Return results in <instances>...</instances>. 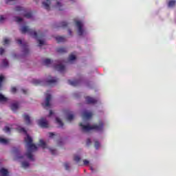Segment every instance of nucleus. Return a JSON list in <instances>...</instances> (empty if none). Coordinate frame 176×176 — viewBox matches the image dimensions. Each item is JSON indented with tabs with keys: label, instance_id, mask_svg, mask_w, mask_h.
I'll list each match as a JSON object with an SVG mask.
<instances>
[{
	"label": "nucleus",
	"instance_id": "nucleus-1",
	"mask_svg": "<svg viewBox=\"0 0 176 176\" xmlns=\"http://www.w3.org/2000/svg\"><path fill=\"white\" fill-rule=\"evenodd\" d=\"M20 131H22L27 135V137L25 138V142L26 143L28 150L25 155L27 156L28 159H30V160H34V155H32V152H34V151H38V147L35 144H32V138L30 137L28 133H27L25 129L21 128Z\"/></svg>",
	"mask_w": 176,
	"mask_h": 176
},
{
	"label": "nucleus",
	"instance_id": "nucleus-2",
	"mask_svg": "<svg viewBox=\"0 0 176 176\" xmlns=\"http://www.w3.org/2000/svg\"><path fill=\"white\" fill-rule=\"evenodd\" d=\"M80 126L82 127V131H84V133H87V131H90L91 130H95V131H102V130H104V122H102V121H100L98 124H94V125H84L80 122Z\"/></svg>",
	"mask_w": 176,
	"mask_h": 176
},
{
	"label": "nucleus",
	"instance_id": "nucleus-3",
	"mask_svg": "<svg viewBox=\"0 0 176 176\" xmlns=\"http://www.w3.org/2000/svg\"><path fill=\"white\" fill-rule=\"evenodd\" d=\"M20 31L21 34H26L27 32L29 35L34 37L35 39H38V33L35 30L30 29L28 26H23L22 28L20 29Z\"/></svg>",
	"mask_w": 176,
	"mask_h": 176
},
{
	"label": "nucleus",
	"instance_id": "nucleus-4",
	"mask_svg": "<svg viewBox=\"0 0 176 176\" xmlns=\"http://www.w3.org/2000/svg\"><path fill=\"white\" fill-rule=\"evenodd\" d=\"M38 124L43 129H47L49 127V122L44 118L38 120Z\"/></svg>",
	"mask_w": 176,
	"mask_h": 176
},
{
	"label": "nucleus",
	"instance_id": "nucleus-5",
	"mask_svg": "<svg viewBox=\"0 0 176 176\" xmlns=\"http://www.w3.org/2000/svg\"><path fill=\"white\" fill-rule=\"evenodd\" d=\"M76 25L78 28V35L80 36H82V35H83V33L85 32V30H83V24L82 23V22L77 21L76 22Z\"/></svg>",
	"mask_w": 176,
	"mask_h": 176
},
{
	"label": "nucleus",
	"instance_id": "nucleus-6",
	"mask_svg": "<svg viewBox=\"0 0 176 176\" xmlns=\"http://www.w3.org/2000/svg\"><path fill=\"white\" fill-rule=\"evenodd\" d=\"M85 101H86L87 104H97V102L98 100H97V99L94 98L92 97L86 96L85 97Z\"/></svg>",
	"mask_w": 176,
	"mask_h": 176
},
{
	"label": "nucleus",
	"instance_id": "nucleus-7",
	"mask_svg": "<svg viewBox=\"0 0 176 176\" xmlns=\"http://www.w3.org/2000/svg\"><path fill=\"white\" fill-rule=\"evenodd\" d=\"M50 100H52V95L51 94H47L46 98H45V104H42L43 107H50Z\"/></svg>",
	"mask_w": 176,
	"mask_h": 176
},
{
	"label": "nucleus",
	"instance_id": "nucleus-8",
	"mask_svg": "<svg viewBox=\"0 0 176 176\" xmlns=\"http://www.w3.org/2000/svg\"><path fill=\"white\" fill-rule=\"evenodd\" d=\"M68 83L70 85V86H73L74 87H76V86H79L80 85V80H68Z\"/></svg>",
	"mask_w": 176,
	"mask_h": 176
},
{
	"label": "nucleus",
	"instance_id": "nucleus-9",
	"mask_svg": "<svg viewBox=\"0 0 176 176\" xmlns=\"http://www.w3.org/2000/svg\"><path fill=\"white\" fill-rule=\"evenodd\" d=\"M23 119L28 126H30L32 124V122H31V118L28 114H23Z\"/></svg>",
	"mask_w": 176,
	"mask_h": 176
},
{
	"label": "nucleus",
	"instance_id": "nucleus-10",
	"mask_svg": "<svg viewBox=\"0 0 176 176\" xmlns=\"http://www.w3.org/2000/svg\"><path fill=\"white\" fill-rule=\"evenodd\" d=\"M43 6L46 9V10H50V4L52 3V0H46V1H43Z\"/></svg>",
	"mask_w": 176,
	"mask_h": 176
},
{
	"label": "nucleus",
	"instance_id": "nucleus-11",
	"mask_svg": "<svg viewBox=\"0 0 176 176\" xmlns=\"http://www.w3.org/2000/svg\"><path fill=\"white\" fill-rule=\"evenodd\" d=\"M54 68L56 69V71H58L59 72H64L65 71V66L61 64L55 65Z\"/></svg>",
	"mask_w": 176,
	"mask_h": 176
},
{
	"label": "nucleus",
	"instance_id": "nucleus-12",
	"mask_svg": "<svg viewBox=\"0 0 176 176\" xmlns=\"http://www.w3.org/2000/svg\"><path fill=\"white\" fill-rule=\"evenodd\" d=\"M13 152H14V153H15V155L16 156V159H23V157L20 156V150L19 149V148L14 147Z\"/></svg>",
	"mask_w": 176,
	"mask_h": 176
},
{
	"label": "nucleus",
	"instance_id": "nucleus-13",
	"mask_svg": "<svg viewBox=\"0 0 176 176\" xmlns=\"http://www.w3.org/2000/svg\"><path fill=\"white\" fill-rule=\"evenodd\" d=\"M22 47L24 54H28L30 50L28 49V45L27 44V43H23L22 44Z\"/></svg>",
	"mask_w": 176,
	"mask_h": 176
},
{
	"label": "nucleus",
	"instance_id": "nucleus-14",
	"mask_svg": "<svg viewBox=\"0 0 176 176\" xmlns=\"http://www.w3.org/2000/svg\"><path fill=\"white\" fill-rule=\"evenodd\" d=\"M57 82H58V78H54L53 77H52L51 79L47 80V85H56V83Z\"/></svg>",
	"mask_w": 176,
	"mask_h": 176
},
{
	"label": "nucleus",
	"instance_id": "nucleus-15",
	"mask_svg": "<svg viewBox=\"0 0 176 176\" xmlns=\"http://www.w3.org/2000/svg\"><path fill=\"white\" fill-rule=\"evenodd\" d=\"M0 174L2 176H8L9 175V171H8V169H5L4 168H2L0 169Z\"/></svg>",
	"mask_w": 176,
	"mask_h": 176
},
{
	"label": "nucleus",
	"instance_id": "nucleus-16",
	"mask_svg": "<svg viewBox=\"0 0 176 176\" xmlns=\"http://www.w3.org/2000/svg\"><path fill=\"white\" fill-rule=\"evenodd\" d=\"M57 53L63 54V53H67V48L64 47H60L56 48Z\"/></svg>",
	"mask_w": 176,
	"mask_h": 176
},
{
	"label": "nucleus",
	"instance_id": "nucleus-17",
	"mask_svg": "<svg viewBox=\"0 0 176 176\" xmlns=\"http://www.w3.org/2000/svg\"><path fill=\"white\" fill-rule=\"evenodd\" d=\"M10 108L12 111H17V109H19V102L12 103Z\"/></svg>",
	"mask_w": 176,
	"mask_h": 176
},
{
	"label": "nucleus",
	"instance_id": "nucleus-18",
	"mask_svg": "<svg viewBox=\"0 0 176 176\" xmlns=\"http://www.w3.org/2000/svg\"><path fill=\"white\" fill-rule=\"evenodd\" d=\"M56 41L58 42V43H61V42H65V37L64 36H56Z\"/></svg>",
	"mask_w": 176,
	"mask_h": 176
},
{
	"label": "nucleus",
	"instance_id": "nucleus-19",
	"mask_svg": "<svg viewBox=\"0 0 176 176\" xmlns=\"http://www.w3.org/2000/svg\"><path fill=\"white\" fill-rule=\"evenodd\" d=\"M38 146H41V148H43V149L46 148H47L46 142H45V141H43V140L41 139L39 140Z\"/></svg>",
	"mask_w": 176,
	"mask_h": 176
},
{
	"label": "nucleus",
	"instance_id": "nucleus-20",
	"mask_svg": "<svg viewBox=\"0 0 176 176\" xmlns=\"http://www.w3.org/2000/svg\"><path fill=\"white\" fill-rule=\"evenodd\" d=\"M82 118L84 119H90L91 118V113L84 112L82 113Z\"/></svg>",
	"mask_w": 176,
	"mask_h": 176
},
{
	"label": "nucleus",
	"instance_id": "nucleus-21",
	"mask_svg": "<svg viewBox=\"0 0 176 176\" xmlns=\"http://www.w3.org/2000/svg\"><path fill=\"white\" fill-rule=\"evenodd\" d=\"M176 5V1L175 0H170L168 2V8H174Z\"/></svg>",
	"mask_w": 176,
	"mask_h": 176
},
{
	"label": "nucleus",
	"instance_id": "nucleus-22",
	"mask_svg": "<svg viewBox=\"0 0 176 176\" xmlns=\"http://www.w3.org/2000/svg\"><path fill=\"white\" fill-rule=\"evenodd\" d=\"M43 63L46 65V67H50V65H52V60L49 58H47L44 60Z\"/></svg>",
	"mask_w": 176,
	"mask_h": 176
},
{
	"label": "nucleus",
	"instance_id": "nucleus-23",
	"mask_svg": "<svg viewBox=\"0 0 176 176\" xmlns=\"http://www.w3.org/2000/svg\"><path fill=\"white\" fill-rule=\"evenodd\" d=\"M43 81L41 80H32V83L33 85H34L35 86H38L39 85H42V82Z\"/></svg>",
	"mask_w": 176,
	"mask_h": 176
},
{
	"label": "nucleus",
	"instance_id": "nucleus-24",
	"mask_svg": "<svg viewBox=\"0 0 176 176\" xmlns=\"http://www.w3.org/2000/svg\"><path fill=\"white\" fill-rule=\"evenodd\" d=\"M6 101H8V98L0 94V102H6Z\"/></svg>",
	"mask_w": 176,
	"mask_h": 176
},
{
	"label": "nucleus",
	"instance_id": "nucleus-25",
	"mask_svg": "<svg viewBox=\"0 0 176 176\" xmlns=\"http://www.w3.org/2000/svg\"><path fill=\"white\" fill-rule=\"evenodd\" d=\"M56 122L57 124H58L59 127H63V126H64V123H63V121H61V120L60 118H56Z\"/></svg>",
	"mask_w": 176,
	"mask_h": 176
},
{
	"label": "nucleus",
	"instance_id": "nucleus-26",
	"mask_svg": "<svg viewBox=\"0 0 176 176\" xmlns=\"http://www.w3.org/2000/svg\"><path fill=\"white\" fill-rule=\"evenodd\" d=\"M0 144H3L4 145H6L9 144V140L5 138H0Z\"/></svg>",
	"mask_w": 176,
	"mask_h": 176
},
{
	"label": "nucleus",
	"instance_id": "nucleus-27",
	"mask_svg": "<svg viewBox=\"0 0 176 176\" xmlns=\"http://www.w3.org/2000/svg\"><path fill=\"white\" fill-rule=\"evenodd\" d=\"M24 17H26V19H31L32 17V13L31 12H26L23 14Z\"/></svg>",
	"mask_w": 176,
	"mask_h": 176
},
{
	"label": "nucleus",
	"instance_id": "nucleus-28",
	"mask_svg": "<svg viewBox=\"0 0 176 176\" xmlns=\"http://www.w3.org/2000/svg\"><path fill=\"white\" fill-rule=\"evenodd\" d=\"M37 42L38 43V47H41V46H43L45 45V41L43 40L38 39L37 38Z\"/></svg>",
	"mask_w": 176,
	"mask_h": 176
},
{
	"label": "nucleus",
	"instance_id": "nucleus-29",
	"mask_svg": "<svg viewBox=\"0 0 176 176\" xmlns=\"http://www.w3.org/2000/svg\"><path fill=\"white\" fill-rule=\"evenodd\" d=\"M22 167L23 168H27V167H30V163H28V162H22Z\"/></svg>",
	"mask_w": 176,
	"mask_h": 176
},
{
	"label": "nucleus",
	"instance_id": "nucleus-30",
	"mask_svg": "<svg viewBox=\"0 0 176 176\" xmlns=\"http://www.w3.org/2000/svg\"><path fill=\"white\" fill-rule=\"evenodd\" d=\"M59 27H62V28H66V27H68V23L63 21L60 23Z\"/></svg>",
	"mask_w": 176,
	"mask_h": 176
},
{
	"label": "nucleus",
	"instance_id": "nucleus-31",
	"mask_svg": "<svg viewBox=\"0 0 176 176\" xmlns=\"http://www.w3.org/2000/svg\"><path fill=\"white\" fill-rule=\"evenodd\" d=\"M74 60H76V56L74 54H71L69 56V61H74Z\"/></svg>",
	"mask_w": 176,
	"mask_h": 176
},
{
	"label": "nucleus",
	"instance_id": "nucleus-32",
	"mask_svg": "<svg viewBox=\"0 0 176 176\" xmlns=\"http://www.w3.org/2000/svg\"><path fill=\"white\" fill-rule=\"evenodd\" d=\"M15 10L16 12H24V8L23 7H21V6H16V8H15Z\"/></svg>",
	"mask_w": 176,
	"mask_h": 176
},
{
	"label": "nucleus",
	"instance_id": "nucleus-33",
	"mask_svg": "<svg viewBox=\"0 0 176 176\" xmlns=\"http://www.w3.org/2000/svg\"><path fill=\"white\" fill-rule=\"evenodd\" d=\"M3 67H9V62L6 59H3L2 61Z\"/></svg>",
	"mask_w": 176,
	"mask_h": 176
},
{
	"label": "nucleus",
	"instance_id": "nucleus-34",
	"mask_svg": "<svg viewBox=\"0 0 176 176\" xmlns=\"http://www.w3.org/2000/svg\"><path fill=\"white\" fill-rule=\"evenodd\" d=\"M14 21H16V23H21V21H23V18L15 16Z\"/></svg>",
	"mask_w": 176,
	"mask_h": 176
},
{
	"label": "nucleus",
	"instance_id": "nucleus-35",
	"mask_svg": "<svg viewBox=\"0 0 176 176\" xmlns=\"http://www.w3.org/2000/svg\"><path fill=\"white\" fill-rule=\"evenodd\" d=\"M67 120L69 122H71L72 120H74V115L73 114H69L67 118Z\"/></svg>",
	"mask_w": 176,
	"mask_h": 176
},
{
	"label": "nucleus",
	"instance_id": "nucleus-36",
	"mask_svg": "<svg viewBox=\"0 0 176 176\" xmlns=\"http://www.w3.org/2000/svg\"><path fill=\"white\" fill-rule=\"evenodd\" d=\"M74 160V162H76V163H79V162H80V157H79V155H75Z\"/></svg>",
	"mask_w": 176,
	"mask_h": 176
},
{
	"label": "nucleus",
	"instance_id": "nucleus-37",
	"mask_svg": "<svg viewBox=\"0 0 176 176\" xmlns=\"http://www.w3.org/2000/svg\"><path fill=\"white\" fill-rule=\"evenodd\" d=\"M100 146V142L98 141H95L94 147L96 149H99Z\"/></svg>",
	"mask_w": 176,
	"mask_h": 176
},
{
	"label": "nucleus",
	"instance_id": "nucleus-38",
	"mask_svg": "<svg viewBox=\"0 0 176 176\" xmlns=\"http://www.w3.org/2000/svg\"><path fill=\"white\" fill-rule=\"evenodd\" d=\"M5 77H3V76H0V89L2 87V83Z\"/></svg>",
	"mask_w": 176,
	"mask_h": 176
},
{
	"label": "nucleus",
	"instance_id": "nucleus-39",
	"mask_svg": "<svg viewBox=\"0 0 176 176\" xmlns=\"http://www.w3.org/2000/svg\"><path fill=\"white\" fill-rule=\"evenodd\" d=\"M3 131H5V133H10V128H9V126H6L3 129Z\"/></svg>",
	"mask_w": 176,
	"mask_h": 176
},
{
	"label": "nucleus",
	"instance_id": "nucleus-40",
	"mask_svg": "<svg viewBox=\"0 0 176 176\" xmlns=\"http://www.w3.org/2000/svg\"><path fill=\"white\" fill-rule=\"evenodd\" d=\"M50 151L52 153V155H56V153H57V151L52 148H50Z\"/></svg>",
	"mask_w": 176,
	"mask_h": 176
},
{
	"label": "nucleus",
	"instance_id": "nucleus-41",
	"mask_svg": "<svg viewBox=\"0 0 176 176\" xmlns=\"http://www.w3.org/2000/svg\"><path fill=\"white\" fill-rule=\"evenodd\" d=\"M65 170H69V163H65Z\"/></svg>",
	"mask_w": 176,
	"mask_h": 176
},
{
	"label": "nucleus",
	"instance_id": "nucleus-42",
	"mask_svg": "<svg viewBox=\"0 0 176 176\" xmlns=\"http://www.w3.org/2000/svg\"><path fill=\"white\" fill-rule=\"evenodd\" d=\"M10 41L8 38H5L3 41V45H8Z\"/></svg>",
	"mask_w": 176,
	"mask_h": 176
},
{
	"label": "nucleus",
	"instance_id": "nucleus-43",
	"mask_svg": "<svg viewBox=\"0 0 176 176\" xmlns=\"http://www.w3.org/2000/svg\"><path fill=\"white\" fill-rule=\"evenodd\" d=\"M11 91L12 93H16V91H17V89L16 88V87H12Z\"/></svg>",
	"mask_w": 176,
	"mask_h": 176
},
{
	"label": "nucleus",
	"instance_id": "nucleus-44",
	"mask_svg": "<svg viewBox=\"0 0 176 176\" xmlns=\"http://www.w3.org/2000/svg\"><path fill=\"white\" fill-rule=\"evenodd\" d=\"M5 53V50L3 49L2 47H0V56H2Z\"/></svg>",
	"mask_w": 176,
	"mask_h": 176
},
{
	"label": "nucleus",
	"instance_id": "nucleus-45",
	"mask_svg": "<svg viewBox=\"0 0 176 176\" xmlns=\"http://www.w3.org/2000/svg\"><path fill=\"white\" fill-rule=\"evenodd\" d=\"M16 43L18 45H23V41H21V39L16 40Z\"/></svg>",
	"mask_w": 176,
	"mask_h": 176
},
{
	"label": "nucleus",
	"instance_id": "nucleus-46",
	"mask_svg": "<svg viewBox=\"0 0 176 176\" xmlns=\"http://www.w3.org/2000/svg\"><path fill=\"white\" fill-rule=\"evenodd\" d=\"M84 166H87L89 164V162L87 160H83Z\"/></svg>",
	"mask_w": 176,
	"mask_h": 176
},
{
	"label": "nucleus",
	"instance_id": "nucleus-47",
	"mask_svg": "<svg viewBox=\"0 0 176 176\" xmlns=\"http://www.w3.org/2000/svg\"><path fill=\"white\" fill-rule=\"evenodd\" d=\"M91 140L90 139L87 140V145L89 146V145H91Z\"/></svg>",
	"mask_w": 176,
	"mask_h": 176
},
{
	"label": "nucleus",
	"instance_id": "nucleus-48",
	"mask_svg": "<svg viewBox=\"0 0 176 176\" xmlns=\"http://www.w3.org/2000/svg\"><path fill=\"white\" fill-rule=\"evenodd\" d=\"M5 20V17H3L2 15H0V23H2Z\"/></svg>",
	"mask_w": 176,
	"mask_h": 176
},
{
	"label": "nucleus",
	"instance_id": "nucleus-49",
	"mask_svg": "<svg viewBox=\"0 0 176 176\" xmlns=\"http://www.w3.org/2000/svg\"><path fill=\"white\" fill-rule=\"evenodd\" d=\"M54 135H56L54 134V133H52V132L50 133V138H53V137H54Z\"/></svg>",
	"mask_w": 176,
	"mask_h": 176
},
{
	"label": "nucleus",
	"instance_id": "nucleus-50",
	"mask_svg": "<svg viewBox=\"0 0 176 176\" xmlns=\"http://www.w3.org/2000/svg\"><path fill=\"white\" fill-rule=\"evenodd\" d=\"M43 34H40V32H38V38H43Z\"/></svg>",
	"mask_w": 176,
	"mask_h": 176
},
{
	"label": "nucleus",
	"instance_id": "nucleus-51",
	"mask_svg": "<svg viewBox=\"0 0 176 176\" xmlns=\"http://www.w3.org/2000/svg\"><path fill=\"white\" fill-rule=\"evenodd\" d=\"M21 91L23 93V94H27V90L22 89Z\"/></svg>",
	"mask_w": 176,
	"mask_h": 176
},
{
	"label": "nucleus",
	"instance_id": "nucleus-52",
	"mask_svg": "<svg viewBox=\"0 0 176 176\" xmlns=\"http://www.w3.org/2000/svg\"><path fill=\"white\" fill-rule=\"evenodd\" d=\"M56 6H58V7L61 6V3L60 2H57L56 3Z\"/></svg>",
	"mask_w": 176,
	"mask_h": 176
},
{
	"label": "nucleus",
	"instance_id": "nucleus-53",
	"mask_svg": "<svg viewBox=\"0 0 176 176\" xmlns=\"http://www.w3.org/2000/svg\"><path fill=\"white\" fill-rule=\"evenodd\" d=\"M68 32H69V35H72V31H71L70 29L68 30Z\"/></svg>",
	"mask_w": 176,
	"mask_h": 176
},
{
	"label": "nucleus",
	"instance_id": "nucleus-54",
	"mask_svg": "<svg viewBox=\"0 0 176 176\" xmlns=\"http://www.w3.org/2000/svg\"><path fill=\"white\" fill-rule=\"evenodd\" d=\"M53 115V111L50 110V116H52Z\"/></svg>",
	"mask_w": 176,
	"mask_h": 176
},
{
	"label": "nucleus",
	"instance_id": "nucleus-55",
	"mask_svg": "<svg viewBox=\"0 0 176 176\" xmlns=\"http://www.w3.org/2000/svg\"><path fill=\"white\" fill-rule=\"evenodd\" d=\"M10 1H13V0H6V3H9V2H10Z\"/></svg>",
	"mask_w": 176,
	"mask_h": 176
},
{
	"label": "nucleus",
	"instance_id": "nucleus-56",
	"mask_svg": "<svg viewBox=\"0 0 176 176\" xmlns=\"http://www.w3.org/2000/svg\"><path fill=\"white\" fill-rule=\"evenodd\" d=\"M90 170H91V171H94V169L93 168V167L91 166H90Z\"/></svg>",
	"mask_w": 176,
	"mask_h": 176
},
{
	"label": "nucleus",
	"instance_id": "nucleus-57",
	"mask_svg": "<svg viewBox=\"0 0 176 176\" xmlns=\"http://www.w3.org/2000/svg\"><path fill=\"white\" fill-rule=\"evenodd\" d=\"M72 2H75L76 0H70Z\"/></svg>",
	"mask_w": 176,
	"mask_h": 176
},
{
	"label": "nucleus",
	"instance_id": "nucleus-58",
	"mask_svg": "<svg viewBox=\"0 0 176 176\" xmlns=\"http://www.w3.org/2000/svg\"><path fill=\"white\" fill-rule=\"evenodd\" d=\"M59 10H63V9H61V8H59Z\"/></svg>",
	"mask_w": 176,
	"mask_h": 176
}]
</instances>
